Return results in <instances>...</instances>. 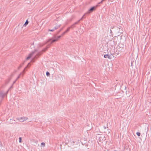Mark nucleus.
Here are the masks:
<instances>
[{
    "mask_svg": "<svg viewBox=\"0 0 151 151\" xmlns=\"http://www.w3.org/2000/svg\"><path fill=\"white\" fill-rule=\"evenodd\" d=\"M49 43L41 51L39 52L36 55L34 58V59H37L38 58V56L41 55L42 54V52H45L46 50H47L50 47V45L51 44H50V42H49Z\"/></svg>",
    "mask_w": 151,
    "mask_h": 151,
    "instance_id": "1",
    "label": "nucleus"
},
{
    "mask_svg": "<svg viewBox=\"0 0 151 151\" xmlns=\"http://www.w3.org/2000/svg\"><path fill=\"white\" fill-rule=\"evenodd\" d=\"M64 35H63V33L60 36H58L57 37H55V39H53L52 38H51L49 39L47 42L45 43V44H47V43H49V42H50V44H52L53 43L57 41L59 38L61 37H63Z\"/></svg>",
    "mask_w": 151,
    "mask_h": 151,
    "instance_id": "2",
    "label": "nucleus"
},
{
    "mask_svg": "<svg viewBox=\"0 0 151 151\" xmlns=\"http://www.w3.org/2000/svg\"><path fill=\"white\" fill-rule=\"evenodd\" d=\"M96 9V7L93 6L91 7L88 10L87 13H90Z\"/></svg>",
    "mask_w": 151,
    "mask_h": 151,
    "instance_id": "3",
    "label": "nucleus"
},
{
    "mask_svg": "<svg viewBox=\"0 0 151 151\" xmlns=\"http://www.w3.org/2000/svg\"><path fill=\"white\" fill-rule=\"evenodd\" d=\"M27 117H22L20 118H19L18 120L20 121L21 122H23L24 121H25L27 120Z\"/></svg>",
    "mask_w": 151,
    "mask_h": 151,
    "instance_id": "4",
    "label": "nucleus"
},
{
    "mask_svg": "<svg viewBox=\"0 0 151 151\" xmlns=\"http://www.w3.org/2000/svg\"><path fill=\"white\" fill-rule=\"evenodd\" d=\"M33 55V52H31L28 55V56L27 57L26 60H28L32 56V55Z\"/></svg>",
    "mask_w": 151,
    "mask_h": 151,
    "instance_id": "5",
    "label": "nucleus"
},
{
    "mask_svg": "<svg viewBox=\"0 0 151 151\" xmlns=\"http://www.w3.org/2000/svg\"><path fill=\"white\" fill-rule=\"evenodd\" d=\"M5 96V94L2 91L0 92V96L2 98V99H3Z\"/></svg>",
    "mask_w": 151,
    "mask_h": 151,
    "instance_id": "6",
    "label": "nucleus"
},
{
    "mask_svg": "<svg viewBox=\"0 0 151 151\" xmlns=\"http://www.w3.org/2000/svg\"><path fill=\"white\" fill-rule=\"evenodd\" d=\"M70 29V28L69 27H68L67 28V29L65 32L63 33V35H64L65 33L69 32Z\"/></svg>",
    "mask_w": 151,
    "mask_h": 151,
    "instance_id": "7",
    "label": "nucleus"
},
{
    "mask_svg": "<svg viewBox=\"0 0 151 151\" xmlns=\"http://www.w3.org/2000/svg\"><path fill=\"white\" fill-rule=\"evenodd\" d=\"M30 64V63H28V64L27 65V66L25 67V68H24V69L23 70L22 72V74H22L23 75L25 73L26 69L27 68V66H28V65Z\"/></svg>",
    "mask_w": 151,
    "mask_h": 151,
    "instance_id": "8",
    "label": "nucleus"
},
{
    "mask_svg": "<svg viewBox=\"0 0 151 151\" xmlns=\"http://www.w3.org/2000/svg\"><path fill=\"white\" fill-rule=\"evenodd\" d=\"M104 57L105 58H108L109 59H111V57L108 54L105 55H104Z\"/></svg>",
    "mask_w": 151,
    "mask_h": 151,
    "instance_id": "9",
    "label": "nucleus"
},
{
    "mask_svg": "<svg viewBox=\"0 0 151 151\" xmlns=\"http://www.w3.org/2000/svg\"><path fill=\"white\" fill-rule=\"evenodd\" d=\"M60 26H61L60 24L56 25V26L54 27V29H58V28H59L60 27Z\"/></svg>",
    "mask_w": 151,
    "mask_h": 151,
    "instance_id": "10",
    "label": "nucleus"
},
{
    "mask_svg": "<svg viewBox=\"0 0 151 151\" xmlns=\"http://www.w3.org/2000/svg\"><path fill=\"white\" fill-rule=\"evenodd\" d=\"M65 26L61 28L58 31L56 34V35H58V34L59 33L62 31V30L64 28Z\"/></svg>",
    "mask_w": 151,
    "mask_h": 151,
    "instance_id": "11",
    "label": "nucleus"
},
{
    "mask_svg": "<svg viewBox=\"0 0 151 151\" xmlns=\"http://www.w3.org/2000/svg\"><path fill=\"white\" fill-rule=\"evenodd\" d=\"M25 62V61H24L22 64L20 65L19 66L18 68V70L20 68L22 67L23 65L24 64Z\"/></svg>",
    "mask_w": 151,
    "mask_h": 151,
    "instance_id": "12",
    "label": "nucleus"
},
{
    "mask_svg": "<svg viewBox=\"0 0 151 151\" xmlns=\"http://www.w3.org/2000/svg\"><path fill=\"white\" fill-rule=\"evenodd\" d=\"M76 24H74V23L71 25L70 27H69L70 29H73L76 27Z\"/></svg>",
    "mask_w": 151,
    "mask_h": 151,
    "instance_id": "13",
    "label": "nucleus"
},
{
    "mask_svg": "<svg viewBox=\"0 0 151 151\" xmlns=\"http://www.w3.org/2000/svg\"><path fill=\"white\" fill-rule=\"evenodd\" d=\"M11 79V78H8L6 81V84H8L10 82Z\"/></svg>",
    "mask_w": 151,
    "mask_h": 151,
    "instance_id": "14",
    "label": "nucleus"
},
{
    "mask_svg": "<svg viewBox=\"0 0 151 151\" xmlns=\"http://www.w3.org/2000/svg\"><path fill=\"white\" fill-rule=\"evenodd\" d=\"M28 23H29V22H28V20L27 19L26 20L25 23L23 25V26H25V27L28 24Z\"/></svg>",
    "mask_w": 151,
    "mask_h": 151,
    "instance_id": "15",
    "label": "nucleus"
},
{
    "mask_svg": "<svg viewBox=\"0 0 151 151\" xmlns=\"http://www.w3.org/2000/svg\"><path fill=\"white\" fill-rule=\"evenodd\" d=\"M46 75L48 77L50 76V73L49 72L47 71L46 72Z\"/></svg>",
    "mask_w": 151,
    "mask_h": 151,
    "instance_id": "16",
    "label": "nucleus"
},
{
    "mask_svg": "<svg viewBox=\"0 0 151 151\" xmlns=\"http://www.w3.org/2000/svg\"><path fill=\"white\" fill-rule=\"evenodd\" d=\"M55 29H54V27L52 29H49L48 31H49L53 32Z\"/></svg>",
    "mask_w": 151,
    "mask_h": 151,
    "instance_id": "17",
    "label": "nucleus"
},
{
    "mask_svg": "<svg viewBox=\"0 0 151 151\" xmlns=\"http://www.w3.org/2000/svg\"><path fill=\"white\" fill-rule=\"evenodd\" d=\"M41 145L44 147L45 146V144L44 142H42L41 143Z\"/></svg>",
    "mask_w": 151,
    "mask_h": 151,
    "instance_id": "18",
    "label": "nucleus"
},
{
    "mask_svg": "<svg viewBox=\"0 0 151 151\" xmlns=\"http://www.w3.org/2000/svg\"><path fill=\"white\" fill-rule=\"evenodd\" d=\"M80 22V20H79L78 21L74 23V24H76V25L78 24Z\"/></svg>",
    "mask_w": 151,
    "mask_h": 151,
    "instance_id": "19",
    "label": "nucleus"
},
{
    "mask_svg": "<svg viewBox=\"0 0 151 151\" xmlns=\"http://www.w3.org/2000/svg\"><path fill=\"white\" fill-rule=\"evenodd\" d=\"M100 3H98L95 6V7H96V8L97 7H98V6H100Z\"/></svg>",
    "mask_w": 151,
    "mask_h": 151,
    "instance_id": "20",
    "label": "nucleus"
},
{
    "mask_svg": "<svg viewBox=\"0 0 151 151\" xmlns=\"http://www.w3.org/2000/svg\"><path fill=\"white\" fill-rule=\"evenodd\" d=\"M136 134L138 136H139L140 135L141 133H140L138 132L136 133Z\"/></svg>",
    "mask_w": 151,
    "mask_h": 151,
    "instance_id": "21",
    "label": "nucleus"
},
{
    "mask_svg": "<svg viewBox=\"0 0 151 151\" xmlns=\"http://www.w3.org/2000/svg\"><path fill=\"white\" fill-rule=\"evenodd\" d=\"M19 142L20 143H21L22 142V137H19Z\"/></svg>",
    "mask_w": 151,
    "mask_h": 151,
    "instance_id": "22",
    "label": "nucleus"
},
{
    "mask_svg": "<svg viewBox=\"0 0 151 151\" xmlns=\"http://www.w3.org/2000/svg\"><path fill=\"white\" fill-rule=\"evenodd\" d=\"M37 49H35L33 51V52H33V54L36 52L37 51Z\"/></svg>",
    "mask_w": 151,
    "mask_h": 151,
    "instance_id": "23",
    "label": "nucleus"
},
{
    "mask_svg": "<svg viewBox=\"0 0 151 151\" xmlns=\"http://www.w3.org/2000/svg\"><path fill=\"white\" fill-rule=\"evenodd\" d=\"M9 89H8V90H7V91H6V93H4L5 94V96L7 94V93H8V91H9Z\"/></svg>",
    "mask_w": 151,
    "mask_h": 151,
    "instance_id": "24",
    "label": "nucleus"
},
{
    "mask_svg": "<svg viewBox=\"0 0 151 151\" xmlns=\"http://www.w3.org/2000/svg\"><path fill=\"white\" fill-rule=\"evenodd\" d=\"M103 127H104V129H106V126H103ZM106 128H108V124H106Z\"/></svg>",
    "mask_w": 151,
    "mask_h": 151,
    "instance_id": "25",
    "label": "nucleus"
},
{
    "mask_svg": "<svg viewBox=\"0 0 151 151\" xmlns=\"http://www.w3.org/2000/svg\"><path fill=\"white\" fill-rule=\"evenodd\" d=\"M22 74V73H21L18 76V77H17V78H19L20 77V75Z\"/></svg>",
    "mask_w": 151,
    "mask_h": 151,
    "instance_id": "26",
    "label": "nucleus"
},
{
    "mask_svg": "<svg viewBox=\"0 0 151 151\" xmlns=\"http://www.w3.org/2000/svg\"><path fill=\"white\" fill-rule=\"evenodd\" d=\"M86 14H87V13H86V14H85L82 17V18H85V17H84L85 16V15Z\"/></svg>",
    "mask_w": 151,
    "mask_h": 151,
    "instance_id": "27",
    "label": "nucleus"
},
{
    "mask_svg": "<svg viewBox=\"0 0 151 151\" xmlns=\"http://www.w3.org/2000/svg\"><path fill=\"white\" fill-rule=\"evenodd\" d=\"M16 81H16V80H15V81H14L13 82V83L12 84H13V85H14V84L15 83V82H16Z\"/></svg>",
    "mask_w": 151,
    "mask_h": 151,
    "instance_id": "28",
    "label": "nucleus"
},
{
    "mask_svg": "<svg viewBox=\"0 0 151 151\" xmlns=\"http://www.w3.org/2000/svg\"><path fill=\"white\" fill-rule=\"evenodd\" d=\"M13 85L12 84V85L11 86V87L9 89H10V88H12Z\"/></svg>",
    "mask_w": 151,
    "mask_h": 151,
    "instance_id": "29",
    "label": "nucleus"
},
{
    "mask_svg": "<svg viewBox=\"0 0 151 151\" xmlns=\"http://www.w3.org/2000/svg\"><path fill=\"white\" fill-rule=\"evenodd\" d=\"M110 33H112V31L111 29L110 30Z\"/></svg>",
    "mask_w": 151,
    "mask_h": 151,
    "instance_id": "30",
    "label": "nucleus"
},
{
    "mask_svg": "<svg viewBox=\"0 0 151 151\" xmlns=\"http://www.w3.org/2000/svg\"><path fill=\"white\" fill-rule=\"evenodd\" d=\"M83 19V18H82V17L79 20H80L81 21Z\"/></svg>",
    "mask_w": 151,
    "mask_h": 151,
    "instance_id": "31",
    "label": "nucleus"
},
{
    "mask_svg": "<svg viewBox=\"0 0 151 151\" xmlns=\"http://www.w3.org/2000/svg\"><path fill=\"white\" fill-rule=\"evenodd\" d=\"M114 28H115L114 27H112V26L111 27V29H113Z\"/></svg>",
    "mask_w": 151,
    "mask_h": 151,
    "instance_id": "32",
    "label": "nucleus"
},
{
    "mask_svg": "<svg viewBox=\"0 0 151 151\" xmlns=\"http://www.w3.org/2000/svg\"><path fill=\"white\" fill-rule=\"evenodd\" d=\"M34 42L32 43L31 45H34Z\"/></svg>",
    "mask_w": 151,
    "mask_h": 151,
    "instance_id": "33",
    "label": "nucleus"
},
{
    "mask_svg": "<svg viewBox=\"0 0 151 151\" xmlns=\"http://www.w3.org/2000/svg\"><path fill=\"white\" fill-rule=\"evenodd\" d=\"M19 78H16V79L15 80H16V81L17 80H18Z\"/></svg>",
    "mask_w": 151,
    "mask_h": 151,
    "instance_id": "34",
    "label": "nucleus"
},
{
    "mask_svg": "<svg viewBox=\"0 0 151 151\" xmlns=\"http://www.w3.org/2000/svg\"><path fill=\"white\" fill-rule=\"evenodd\" d=\"M127 151H129V150H128L127 149ZM124 151H125V150Z\"/></svg>",
    "mask_w": 151,
    "mask_h": 151,
    "instance_id": "35",
    "label": "nucleus"
},
{
    "mask_svg": "<svg viewBox=\"0 0 151 151\" xmlns=\"http://www.w3.org/2000/svg\"><path fill=\"white\" fill-rule=\"evenodd\" d=\"M117 28H119V29H120V28H119V27H117Z\"/></svg>",
    "mask_w": 151,
    "mask_h": 151,
    "instance_id": "36",
    "label": "nucleus"
},
{
    "mask_svg": "<svg viewBox=\"0 0 151 151\" xmlns=\"http://www.w3.org/2000/svg\"><path fill=\"white\" fill-rule=\"evenodd\" d=\"M117 28H119V29H120V28H119V27H117Z\"/></svg>",
    "mask_w": 151,
    "mask_h": 151,
    "instance_id": "37",
    "label": "nucleus"
},
{
    "mask_svg": "<svg viewBox=\"0 0 151 151\" xmlns=\"http://www.w3.org/2000/svg\"><path fill=\"white\" fill-rule=\"evenodd\" d=\"M43 45H42V46H41V47H42V46H43Z\"/></svg>",
    "mask_w": 151,
    "mask_h": 151,
    "instance_id": "38",
    "label": "nucleus"
},
{
    "mask_svg": "<svg viewBox=\"0 0 151 151\" xmlns=\"http://www.w3.org/2000/svg\"><path fill=\"white\" fill-rule=\"evenodd\" d=\"M17 71V70H16L15 71V72H16Z\"/></svg>",
    "mask_w": 151,
    "mask_h": 151,
    "instance_id": "39",
    "label": "nucleus"
}]
</instances>
